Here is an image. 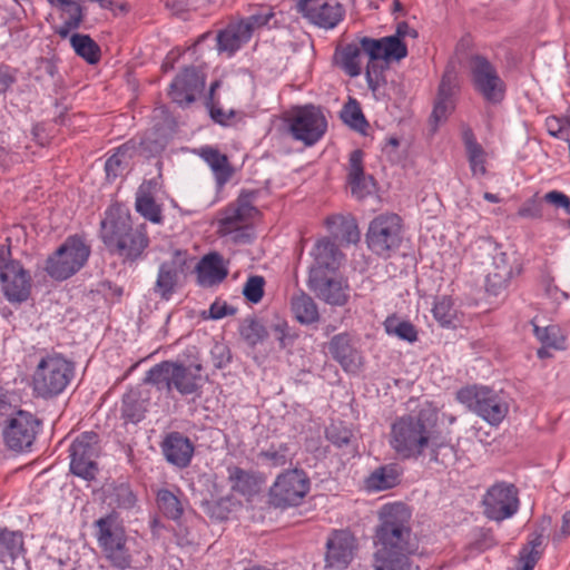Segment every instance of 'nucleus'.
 <instances>
[{"instance_id": "393cba45", "label": "nucleus", "mask_w": 570, "mask_h": 570, "mask_svg": "<svg viewBox=\"0 0 570 570\" xmlns=\"http://www.w3.org/2000/svg\"><path fill=\"white\" fill-rule=\"evenodd\" d=\"M314 264L309 271L311 276H325V272H334L338 268L341 253L337 246L330 239H321L315 244L312 252Z\"/></svg>"}, {"instance_id": "4468645a", "label": "nucleus", "mask_w": 570, "mask_h": 570, "mask_svg": "<svg viewBox=\"0 0 570 570\" xmlns=\"http://www.w3.org/2000/svg\"><path fill=\"white\" fill-rule=\"evenodd\" d=\"M483 514L495 522L513 517L520 507L518 488L508 482L491 485L482 499Z\"/></svg>"}, {"instance_id": "7ed1b4c3", "label": "nucleus", "mask_w": 570, "mask_h": 570, "mask_svg": "<svg viewBox=\"0 0 570 570\" xmlns=\"http://www.w3.org/2000/svg\"><path fill=\"white\" fill-rule=\"evenodd\" d=\"M202 370L200 364L185 366L181 363L164 361L146 373L144 382L168 393L176 390L181 395L199 394Z\"/></svg>"}, {"instance_id": "f03ea898", "label": "nucleus", "mask_w": 570, "mask_h": 570, "mask_svg": "<svg viewBox=\"0 0 570 570\" xmlns=\"http://www.w3.org/2000/svg\"><path fill=\"white\" fill-rule=\"evenodd\" d=\"M434 423L423 412L406 415L392 424L391 446L402 459H417L429 448Z\"/></svg>"}, {"instance_id": "c85d7f7f", "label": "nucleus", "mask_w": 570, "mask_h": 570, "mask_svg": "<svg viewBox=\"0 0 570 570\" xmlns=\"http://www.w3.org/2000/svg\"><path fill=\"white\" fill-rule=\"evenodd\" d=\"M454 73L445 71L439 86L438 98L432 111V120L434 125L444 121L454 109Z\"/></svg>"}, {"instance_id": "6e6d98bb", "label": "nucleus", "mask_w": 570, "mask_h": 570, "mask_svg": "<svg viewBox=\"0 0 570 570\" xmlns=\"http://www.w3.org/2000/svg\"><path fill=\"white\" fill-rule=\"evenodd\" d=\"M111 498L117 507L122 509H131L137 501L134 491L127 483H120L114 487Z\"/></svg>"}, {"instance_id": "2eb2a0df", "label": "nucleus", "mask_w": 570, "mask_h": 570, "mask_svg": "<svg viewBox=\"0 0 570 570\" xmlns=\"http://www.w3.org/2000/svg\"><path fill=\"white\" fill-rule=\"evenodd\" d=\"M288 121L293 138L303 141L306 146L317 142L327 129L322 109L313 105L298 108Z\"/></svg>"}, {"instance_id": "49530a36", "label": "nucleus", "mask_w": 570, "mask_h": 570, "mask_svg": "<svg viewBox=\"0 0 570 570\" xmlns=\"http://www.w3.org/2000/svg\"><path fill=\"white\" fill-rule=\"evenodd\" d=\"M387 334L395 335L399 338L413 343L417 340V331L409 321H401L396 316L387 317L384 322Z\"/></svg>"}, {"instance_id": "c03bdc74", "label": "nucleus", "mask_w": 570, "mask_h": 570, "mask_svg": "<svg viewBox=\"0 0 570 570\" xmlns=\"http://www.w3.org/2000/svg\"><path fill=\"white\" fill-rule=\"evenodd\" d=\"M239 334L247 345L255 347L267 338L268 331L258 318L247 317L239 326Z\"/></svg>"}, {"instance_id": "b1692460", "label": "nucleus", "mask_w": 570, "mask_h": 570, "mask_svg": "<svg viewBox=\"0 0 570 570\" xmlns=\"http://www.w3.org/2000/svg\"><path fill=\"white\" fill-rule=\"evenodd\" d=\"M328 351L345 372L356 373L361 368L362 356L353 346L351 336L347 333L333 336L328 343Z\"/></svg>"}, {"instance_id": "473e14b6", "label": "nucleus", "mask_w": 570, "mask_h": 570, "mask_svg": "<svg viewBox=\"0 0 570 570\" xmlns=\"http://www.w3.org/2000/svg\"><path fill=\"white\" fill-rule=\"evenodd\" d=\"M295 452L292 451L289 444L279 443L271 444L266 450H262L257 454V459L263 466L269 469L283 468L292 464Z\"/></svg>"}, {"instance_id": "a878e982", "label": "nucleus", "mask_w": 570, "mask_h": 570, "mask_svg": "<svg viewBox=\"0 0 570 570\" xmlns=\"http://www.w3.org/2000/svg\"><path fill=\"white\" fill-rule=\"evenodd\" d=\"M163 453L166 460L178 466L186 468L193 458L194 445L190 440L178 432H171L163 444Z\"/></svg>"}, {"instance_id": "ddd939ff", "label": "nucleus", "mask_w": 570, "mask_h": 570, "mask_svg": "<svg viewBox=\"0 0 570 570\" xmlns=\"http://www.w3.org/2000/svg\"><path fill=\"white\" fill-rule=\"evenodd\" d=\"M70 471L85 480H92L98 472L100 454L99 435L92 431L78 435L69 448Z\"/></svg>"}, {"instance_id": "c9c22d12", "label": "nucleus", "mask_w": 570, "mask_h": 570, "mask_svg": "<svg viewBox=\"0 0 570 570\" xmlns=\"http://www.w3.org/2000/svg\"><path fill=\"white\" fill-rule=\"evenodd\" d=\"M228 479L232 489L243 495H253L259 491L258 478L250 471L238 466H228Z\"/></svg>"}, {"instance_id": "c756f323", "label": "nucleus", "mask_w": 570, "mask_h": 570, "mask_svg": "<svg viewBox=\"0 0 570 570\" xmlns=\"http://www.w3.org/2000/svg\"><path fill=\"white\" fill-rule=\"evenodd\" d=\"M401 468L395 463L374 469L365 479V488L372 492L385 491L400 483Z\"/></svg>"}, {"instance_id": "774afa93", "label": "nucleus", "mask_w": 570, "mask_h": 570, "mask_svg": "<svg viewBox=\"0 0 570 570\" xmlns=\"http://www.w3.org/2000/svg\"><path fill=\"white\" fill-rule=\"evenodd\" d=\"M207 106L209 107L212 119L223 126L229 125V119H232L235 116L234 110H229L228 112H226L225 110H223V108L216 107L214 102Z\"/></svg>"}, {"instance_id": "3c124183", "label": "nucleus", "mask_w": 570, "mask_h": 570, "mask_svg": "<svg viewBox=\"0 0 570 570\" xmlns=\"http://www.w3.org/2000/svg\"><path fill=\"white\" fill-rule=\"evenodd\" d=\"M389 62L385 60H368L365 71L368 88L372 91L379 90L381 85L385 83L384 71L389 68Z\"/></svg>"}, {"instance_id": "20e7f679", "label": "nucleus", "mask_w": 570, "mask_h": 570, "mask_svg": "<svg viewBox=\"0 0 570 570\" xmlns=\"http://www.w3.org/2000/svg\"><path fill=\"white\" fill-rule=\"evenodd\" d=\"M101 238L112 254L135 262L148 247L149 238L144 225L132 228L128 218L101 222Z\"/></svg>"}, {"instance_id": "69168bd1", "label": "nucleus", "mask_w": 570, "mask_h": 570, "mask_svg": "<svg viewBox=\"0 0 570 570\" xmlns=\"http://www.w3.org/2000/svg\"><path fill=\"white\" fill-rule=\"evenodd\" d=\"M209 317L213 320H220L227 315H234L236 313V308L228 305L226 302H214L209 307Z\"/></svg>"}, {"instance_id": "4be33fe9", "label": "nucleus", "mask_w": 570, "mask_h": 570, "mask_svg": "<svg viewBox=\"0 0 570 570\" xmlns=\"http://www.w3.org/2000/svg\"><path fill=\"white\" fill-rule=\"evenodd\" d=\"M204 87V77L191 66L176 76L170 85L169 95L178 105L188 106L195 101L196 96L203 91Z\"/></svg>"}, {"instance_id": "dca6fc26", "label": "nucleus", "mask_w": 570, "mask_h": 570, "mask_svg": "<svg viewBox=\"0 0 570 570\" xmlns=\"http://www.w3.org/2000/svg\"><path fill=\"white\" fill-rule=\"evenodd\" d=\"M309 490V479L301 469L279 474L271 488V501L277 508L297 505Z\"/></svg>"}, {"instance_id": "09e8293b", "label": "nucleus", "mask_w": 570, "mask_h": 570, "mask_svg": "<svg viewBox=\"0 0 570 570\" xmlns=\"http://www.w3.org/2000/svg\"><path fill=\"white\" fill-rule=\"evenodd\" d=\"M533 332L535 337L542 343V345L550 346L554 350L564 348V337L561 334V330L557 325H549L540 327L533 325Z\"/></svg>"}, {"instance_id": "e2e57ef3", "label": "nucleus", "mask_w": 570, "mask_h": 570, "mask_svg": "<svg viewBox=\"0 0 570 570\" xmlns=\"http://www.w3.org/2000/svg\"><path fill=\"white\" fill-rule=\"evenodd\" d=\"M548 132L557 138H563V134L568 131L563 117L551 116L546 120Z\"/></svg>"}, {"instance_id": "0e129e2a", "label": "nucleus", "mask_w": 570, "mask_h": 570, "mask_svg": "<svg viewBox=\"0 0 570 570\" xmlns=\"http://www.w3.org/2000/svg\"><path fill=\"white\" fill-rule=\"evenodd\" d=\"M544 200L556 207L563 208L570 215V198L558 190H551L544 195Z\"/></svg>"}, {"instance_id": "2f4dec72", "label": "nucleus", "mask_w": 570, "mask_h": 570, "mask_svg": "<svg viewBox=\"0 0 570 570\" xmlns=\"http://www.w3.org/2000/svg\"><path fill=\"white\" fill-rule=\"evenodd\" d=\"M250 39L248 27L240 22L230 23L217 35V47L219 51L233 55Z\"/></svg>"}, {"instance_id": "aec40b11", "label": "nucleus", "mask_w": 570, "mask_h": 570, "mask_svg": "<svg viewBox=\"0 0 570 570\" xmlns=\"http://www.w3.org/2000/svg\"><path fill=\"white\" fill-rule=\"evenodd\" d=\"M30 281L29 273L20 262L11 263L9 267L0 273L2 292L11 303H22L28 299L31 288Z\"/></svg>"}, {"instance_id": "58836bf2", "label": "nucleus", "mask_w": 570, "mask_h": 570, "mask_svg": "<svg viewBox=\"0 0 570 570\" xmlns=\"http://www.w3.org/2000/svg\"><path fill=\"white\" fill-rule=\"evenodd\" d=\"M463 141L473 175H485L487 169L484 150L482 146L476 141L471 130H465L463 132Z\"/></svg>"}, {"instance_id": "1a4fd4ad", "label": "nucleus", "mask_w": 570, "mask_h": 570, "mask_svg": "<svg viewBox=\"0 0 570 570\" xmlns=\"http://www.w3.org/2000/svg\"><path fill=\"white\" fill-rule=\"evenodd\" d=\"M90 248L77 236L68 237L46 261V272L57 281L75 275L88 261Z\"/></svg>"}, {"instance_id": "bb28decb", "label": "nucleus", "mask_w": 570, "mask_h": 570, "mask_svg": "<svg viewBox=\"0 0 570 570\" xmlns=\"http://www.w3.org/2000/svg\"><path fill=\"white\" fill-rule=\"evenodd\" d=\"M197 282L203 286H213L222 283L228 275V269L222 255L210 253L204 256L196 266Z\"/></svg>"}, {"instance_id": "13d9d810", "label": "nucleus", "mask_w": 570, "mask_h": 570, "mask_svg": "<svg viewBox=\"0 0 570 570\" xmlns=\"http://www.w3.org/2000/svg\"><path fill=\"white\" fill-rule=\"evenodd\" d=\"M347 170V179H358L365 175L363 168V151L361 149H355L350 154Z\"/></svg>"}, {"instance_id": "5701e85b", "label": "nucleus", "mask_w": 570, "mask_h": 570, "mask_svg": "<svg viewBox=\"0 0 570 570\" xmlns=\"http://www.w3.org/2000/svg\"><path fill=\"white\" fill-rule=\"evenodd\" d=\"M354 537L345 530L334 531L326 542V568L344 569L353 559Z\"/></svg>"}, {"instance_id": "8fccbe9b", "label": "nucleus", "mask_w": 570, "mask_h": 570, "mask_svg": "<svg viewBox=\"0 0 570 570\" xmlns=\"http://www.w3.org/2000/svg\"><path fill=\"white\" fill-rule=\"evenodd\" d=\"M341 118L346 125L358 131H362L364 127L367 126V121L361 110L360 104L352 98H350V100L344 105L341 111Z\"/></svg>"}, {"instance_id": "ea45409f", "label": "nucleus", "mask_w": 570, "mask_h": 570, "mask_svg": "<svg viewBox=\"0 0 570 570\" xmlns=\"http://www.w3.org/2000/svg\"><path fill=\"white\" fill-rule=\"evenodd\" d=\"M543 531L534 533L533 538H531L527 544L522 547V549L519 552V563L520 569L519 570H533L537 562L542 556V539H543Z\"/></svg>"}, {"instance_id": "f8f14e48", "label": "nucleus", "mask_w": 570, "mask_h": 570, "mask_svg": "<svg viewBox=\"0 0 570 570\" xmlns=\"http://www.w3.org/2000/svg\"><path fill=\"white\" fill-rule=\"evenodd\" d=\"M401 240V218L399 215L382 214L370 223L366 243L376 255L390 256L391 252L399 248Z\"/></svg>"}, {"instance_id": "a211bd4d", "label": "nucleus", "mask_w": 570, "mask_h": 570, "mask_svg": "<svg viewBox=\"0 0 570 570\" xmlns=\"http://www.w3.org/2000/svg\"><path fill=\"white\" fill-rule=\"evenodd\" d=\"M188 271L187 255L181 250H175L171 258L163 262L158 267L154 293L161 299L168 301L176 292L181 278Z\"/></svg>"}, {"instance_id": "423d86ee", "label": "nucleus", "mask_w": 570, "mask_h": 570, "mask_svg": "<svg viewBox=\"0 0 570 570\" xmlns=\"http://www.w3.org/2000/svg\"><path fill=\"white\" fill-rule=\"evenodd\" d=\"M481 248L491 256V264L485 276V289L494 296L503 292L510 281L519 275L522 266L518 254L512 249H503L490 238L483 239Z\"/></svg>"}, {"instance_id": "de8ad7c7", "label": "nucleus", "mask_w": 570, "mask_h": 570, "mask_svg": "<svg viewBox=\"0 0 570 570\" xmlns=\"http://www.w3.org/2000/svg\"><path fill=\"white\" fill-rule=\"evenodd\" d=\"M145 402L135 392L126 394L122 399V417L131 423H138L145 417Z\"/></svg>"}, {"instance_id": "6e6552de", "label": "nucleus", "mask_w": 570, "mask_h": 570, "mask_svg": "<svg viewBox=\"0 0 570 570\" xmlns=\"http://www.w3.org/2000/svg\"><path fill=\"white\" fill-rule=\"evenodd\" d=\"M456 397L491 425L500 424L509 412L505 397L490 387H463L458 392Z\"/></svg>"}, {"instance_id": "cd10ccee", "label": "nucleus", "mask_w": 570, "mask_h": 570, "mask_svg": "<svg viewBox=\"0 0 570 570\" xmlns=\"http://www.w3.org/2000/svg\"><path fill=\"white\" fill-rule=\"evenodd\" d=\"M309 287L326 303L331 305H344L347 302L345 292L346 285L335 278H326L325 276H311L308 278Z\"/></svg>"}, {"instance_id": "f3484780", "label": "nucleus", "mask_w": 570, "mask_h": 570, "mask_svg": "<svg viewBox=\"0 0 570 570\" xmlns=\"http://www.w3.org/2000/svg\"><path fill=\"white\" fill-rule=\"evenodd\" d=\"M257 196L258 190H242L237 199L223 210L219 227L224 234L240 229L261 214L254 206Z\"/></svg>"}, {"instance_id": "4d7b16f0", "label": "nucleus", "mask_w": 570, "mask_h": 570, "mask_svg": "<svg viewBox=\"0 0 570 570\" xmlns=\"http://www.w3.org/2000/svg\"><path fill=\"white\" fill-rule=\"evenodd\" d=\"M273 16L274 13L272 8L263 6L259 7L255 13H252L248 18L243 19L239 22L242 26L248 27L249 36L252 37L254 30L267 24Z\"/></svg>"}, {"instance_id": "f704fd0d", "label": "nucleus", "mask_w": 570, "mask_h": 570, "mask_svg": "<svg viewBox=\"0 0 570 570\" xmlns=\"http://www.w3.org/2000/svg\"><path fill=\"white\" fill-rule=\"evenodd\" d=\"M200 156L214 171L218 185L222 186L230 179L233 169L226 155L219 153L217 149L206 147L202 149Z\"/></svg>"}, {"instance_id": "f257e3e1", "label": "nucleus", "mask_w": 570, "mask_h": 570, "mask_svg": "<svg viewBox=\"0 0 570 570\" xmlns=\"http://www.w3.org/2000/svg\"><path fill=\"white\" fill-rule=\"evenodd\" d=\"M380 525L376 530L375 570H412L410 556L419 549L412 533L411 511L401 502L385 504L380 510Z\"/></svg>"}, {"instance_id": "052dcab7", "label": "nucleus", "mask_w": 570, "mask_h": 570, "mask_svg": "<svg viewBox=\"0 0 570 570\" xmlns=\"http://www.w3.org/2000/svg\"><path fill=\"white\" fill-rule=\"evenodd\" d=\"M326 436L333 444L342 448L350 443L351 432L346 429L341 430L337 426L332 425L330 429H327Z\"/></svg>"}, {"instance_id": "79ce46f5", "label": "nucleus", "mask_w": 570, "mask_h": 570, "mask_svg": "<svg viewBox=\"0 0 570 570\" xmlns=\"http://www.w3.org/2000/svg\"><path fill=\"white\" fill-rule=\"evenodd\" d=\"M430 461L443 466L453 465L458 460V451L454 445L439 441L434 433L432 434V441H430Z\"/></svg>"}, {"instance_id": "7c9ffc66", "label": "nucleus", "mask_w": 570, "mask_h": 570, "mask_svg": "<svg viewBox=\"0 0 570 570\" xmlns=\"http://www.w3.org/2000/svg\"><path fill=\"white\" fill-rule=\"evenodd\" d=\"M23 538L19 531L0 530V563L7 570L13 568L16 560L22 554Z\"/></svg>"}, {"instance_id": "39448f33", "label": "nucleus", "mask_w": 570, "mask_h": 570, "mask_svg": "<svg viewBox=\"0 0 570 570\" xmlns=\"http://www.w3.org/2000/svg\"><path fill=\"white\" fill-rule=\"evenodd\" d=\"M75 375L73 363L60 354L42 357L32 375V389L37 396L51 399L61 394Z\"/></svg>"}, {"instance_id": "864d4df0", "label": "nucleus", "mask_w": 570, "mask_h": 570, "mask_svg": "<svg viewBox=\"0 0 570 570\" xmlns=\"http://www.w3.org/2000/svg\"><path fill=\"white\" fill-rule=\"evenodd\" d=\"M435 320L442 326H449L455 318L456 311L453 307L452 299L448 296L439 298L432 309Z\"/></svg>"}, {"instance_id": "5fc2aeb1", "label": "nucleus", "mask_w": 570, "mask_h": 570, "mask_svg": "<svg viewBox=\"0 0 570 570\" xmlns=\"http://www.w3.org/2000/svg\"><path fill=\"white\" fill-rule=\"evenodd\" d=\"M264 285L265 279L263 276H250L244 285L243 295L248 302L257 304L263 298Z\"/></svg>"}, {"instance_id": "bf43d9fd", "label": "nucleus", "mask_w": 570, "mask_h": 570, "mask_svg": "<svg viewBox=\"0 0 570 570\" xmlns=\"http://www.w3.org/2000/svg\"><path fill=\"white\" fill-rule=\"evenodd\" d=\"M347 180L354 197L362 199L371 193V186L373 185V178L371 176L364 175L362 178Z\"/></svg>"}, {"instance_id": "a19ab883", "label": "nucleus", "mask_w": 570, "mask_h": 570, "mask_svg": "<svg viewBox=\"0 0 570 570\" xmlns=\"http://www.w3.org/2000/svg\"><path fill=\"white\" fill-rule=\"evenodd\" d=\"M70 45L75 52L88 63L95 65L100 59V48L89 35L73 33Z\"/></svg>"}, {"instance_id": "a18cd8bd", "label": "nucleus", "mask_w": 570, "mask_h": 570, "mask_svg": "<svg viewBox=\"0 0 570 570\" xmlns=\"http://www.w3.org/2000/svg\"><path fill=\"white\" fill-rule=\"evenodd\" d=\"M157 505L160 512L171 520H178L184 512L179 499L167 489H161L157 492Z\"/></svg>"}, {"instance_id": "9b49d317", "label": "nucleus", "mask_w": 570, "mask_h": 570, "mask_svg": "<svg viewBox=\"0 0 570 570\" xmlns=\"http://www.w3.org/2000/svg\"><path fill=\"white\" fill-rule=\"evenodd\" d=\"M474 90L489 104L498 105L504 99L505 85L497 68L483 56L473 55L468 62Z\"/></svg>"}, {"instance_id": "603ef678", "label": "nucleus", "mask_w": 570, "mask_h": 570, "mask_svg": "<svg viewBox=\"0 0 570 570\" xmlns=\"http://www.w3.org/2000/svg\"><path fill=\"white\" fill-rule=\"evenodd\" d=\"M340 222L342 228V238L347 244H356L360 240V230L353 218H344L342 216H331L326 218V225H336Z\"/></svg>"}, {"instance_id": "9d476101", "label": "nucleus", "mask_w": 570, "mask_h": 570, "mask_svg": "<svg viewBox=\"0 0 570 570\" xmlns=\"http://www.w3.org/2000/svg\"><path fill=\"white\" fill-rule=\"evenodd\" d=\"M41 429V419L29 411L19 410L3 423V442L11 451H29Z\"/></svg>"}, {"instance_id": "4c0bfd02", "label": "nucleus", "mask_w": 570, "mask_h": 570, "mask_svg": "<svg viewBox=\"0 0 570 570\" xmlns=\"http://www.w3.org/2000/svg\"><path fill=\"white\" fill-rule=\"evenodd\" d=\"M135 153V147L129 144H124L118 147L115 154H112L105 164V170L108 178H117L120 176L129 166V159Z\"/></svg>"}, {"instance_id": "e433bc0d", "label": "nucleus", "mask_w": 570, "mask_h": 570, "mask_svg": "<svg viewBox=\"0 0 570 570\" xmlns=\"http://www.w3.org/2000/svg\"><path fill=\"white\" fill-rule=\"evenodd\" d=\"M292 311L301 324H313L318 321V309L314 299L305 293L292 297Z\"/></svg>"}, {"instance_id": "338daca9", "label": "nucleus", "mask_w": 570, "mask_h": 570, "mask_svg": "<svg viewBox=\"0 0 570 570\" xmlns=\"http://www.w3.org/2000/svg\"><path fill=\"white\" fill-rule=\"evenodd\" d=\"M17 81V71L9 67L0 68V95L7 92Z\"/></svg>"}, {"instance_id": "72a5a7b5", "label": "nucleus", "mask_w": 570, "mask_h": 570, "mask_svg": "<svg viewBox=\"0 0 570 570\" xmlns=\"http://www.w3.org/2000/svg\"><path fill=\"white\" fill-rule=\"evenodd\" d=\"M364 55L362 46L358 43H348L336 51L335 59L337 66L350 77L361 75V59Z\"/></svg>"}, {"instance_id": "6ab92c4d", "label": "nucleus", "mask_w": 570, "mask_h": 570, "mask_svg": "<svg viewBox=\"0 0 570 570\" xmlns=\"http://www.w3.org/2000/svg\"><path fill=\"white\" fill-rule=\"evenodd\" d=\"M297 8L312 23L324 29L335 28L345 13L342 4L336 1L299 0Z\"/></svg>"}, {"instance_id": "37998d69", "label": "nucleus", "mask_w": 570, "mask_h": 570, "mask_svg": "<svg viewBox=\"0 0 570 570\" xmlns=\"http://www.w3.org/2000/svg\"><path fill=\"white\" fill-rule=\"evenodd\" d=\"M135 207L146 219L156 224L161 222V208L146 190L144 185H141L137 191Z\"/></svg>"}, {"instance_id": "412c9836", "label": "nucleus", "mask_w": 570, "mask_h": 570, "mask_svg": "<svg viewBox=\"0 0 570 570\" xmlns=\"http://www.w3.org/2000/svg\"><path fill=\"white\" fill-rule=\"evenodd\" d=\"M360 45L368 60L400 61L407 56L406 45L397 36L381 39L363 37L360 39Z\"/></svg>"}, {"instance_id": "0eeeda50", "label": "nucleus", "mask_w": 570, "mask_h": 570, "mask_svg": "<svg viewBox=\"0 0 570 570\" xmlns=\"http://www.w3.org/2000/svg\"><path fill=\"white\" fill-rule=\"evenodd\" d=\"M97 540L105 558L114 568L125 570L131 564V554L127 548V537L124 527L112 514L100 518L95 522Z\"/></svg>"}, {"instance_id": "680f3d73", "label": "nucleus", "mask_w": 570, "mask_h": 570, "mask_svg": "<svg viewBox=\"0 0 570 570\" xmlns=\"http://www.w3.org/2000/svg\"><path fill=\"white\" fill-rule=\"evenodd\" d=\"M63 12L67 14L65 21L68 22V26L78 29L83 20L81 6L73 2L69 8H66Z\"/></svg>"}]
</instances>
